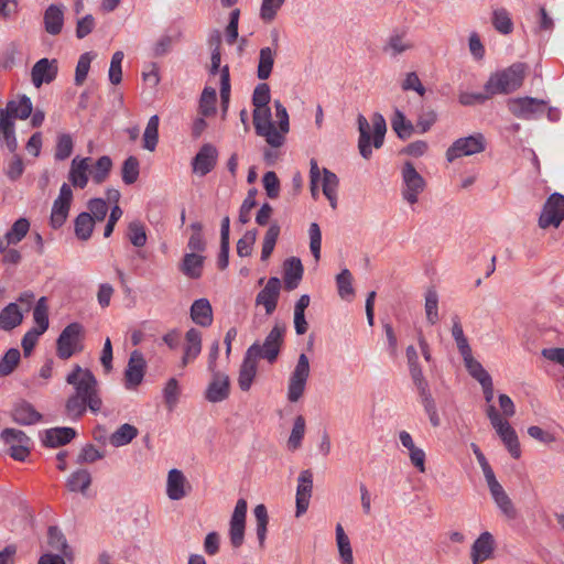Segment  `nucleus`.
<instances>
[{
  "label": "nucleus",
  "mask_w": 564,
  "mask_h": 564,
  "mask_svg": "<svg viewBox=\"0 0 564 564\" xmlns=\"http://www.w3.org/2000/svg\"><path fill=\"white\" fill-rule=\"evenodd\" d=\"M94 218L89 213H82L75 220V232L76 236L82 240H87L94 229Z\"/></svg>",
  "instance_id": "nucleus-51"
},
{
  "label": "nucleus",
  "mask_w": 564,
  "mask_h": 564,
  "mask_svg": "<svg viewBox=\"0 0 564 564\" xmlns=\"http://www.w3.org/2000/svg\"><path fill=\"white\" fill-rule=\"evenodd\" d=\"M217 95L216 90L212 87H206L200 96L199 111L204 117H209L216 112Z\"/></svg>",
  "instance_id": "nucleus-49"
},
{
  "label": "nucleus",
  "mask_w": 564,
  "mask_h": 564,
  "mask_svg": "<svg viewBox=\"0 0 564 564\" xmlns=\"http://www.w3.org/2000/svg\"><path fill=\"white\" fill-rule=\"evenodd\" d=\"M489 491L496 506L501 511V513L509 519H514L517 517V510L503 487L500 484H498L496 486L490 487Z\"/></svg>",
  "instance_id": "nucleus-31"
},
{
  "label": "nucleus",
  "mask_w": 564,
  "mask_h": 564,
  "mask_svg": "<svg viewBox=\"0 0 564 564\" xmlns=\"http://www.w3.org/2000/svg\"><path fill=\"white\" fill-rule=\"evenodd\" d=\"M229 393L230 380L228 375L220 371H212V381L206 389L205 398L212 403H217L226 400Z\"/></svg>",
  "instance_id": "nucleus-16"
},
{
  "label": "nucleus",
  "mask_w": 564,
  "mask_h": 564,
  "mask_svg": "<svg viewBox=\"0 0 564 564\" xmlns=\"http://www.w3.org/2000/svg\"><path fill=\"white\" fill-rule=\"evenodd\" d=\"M285 0H262L260 8V18L264 22H271L275 19L279 10L284 4Z\"/></svg>",
  "instance_id": "nucleus-57"
},
{
  "label": "nucleus",
  "mask_w": 564,
  "mask_h": 564,
  "mask_svg": "<svg viewBox=\"0 0 564 564\" xmlns=\"http://www.w3.org/2000/svg\"><path fill=\"white\" fill-rule=\"evenodd\" d=\"M413 47L406 40L405 33L391 34L386 41L382 51L390 57H397Z\"/></svg>",
  "instance_id": "nucleus-33"
},
{
  "label": "nucleus",
  "mask_w": 564,
  "mask_h": 564,
  "mask_svg": "<svg viewBox=\"0 0 564 564\" xmlns=\"http://www.w3.org/2000/svg\"><path fill=\"white\" fill-rule=\"evenodd\" d=\"M29 229V220L26 218H19L0 241H4L7 245H15L26 236Z\"/></svg>",
  "instance_id": "nucleus-41"
},
{
  "label": "nucleus",
  "mask_w": 564,
  "mask_h": 564,
  "mask_svg": "<svg viewBox=\"0 0 564 564\" xmlns=\"http://www.w3.org/2000/svg\"><path fill=\"white\" fill-rule=\"evenodd\" d=\"M409 368H410L411 378L419 391L420 397L423 398V397L431 394V392L429 390V383L423 376L420 365L419 364L412 365V366H409Z\"/></svg>",
  "instance_id": "nucleus-61"
},
{
  "label": "nucleus",
  "mask_w": 564,
  "mask_h": 564,
  "mask_svg": "<svg viewBox=\"0 0 564 564\" xmlns=\"http://www.w3.org/2000/svg\"><path fill=\"white\" fill-rule=\"evenodd\" d=\"M123 57H124V55H123V52H121V51L115 52L111 57L108 76H109V80L112 85H118L122 80L121 64H122Z\"/></svg>",
  "instance_id": "nucleus-56"
},
{
  "label": "nucleus",
  "mask_w": 564,
  "mask_h": 564,
  "mask_svg": "<svg viewBox=\"0 0 564 564\" xmlns=\"http://www.w3.org/2000/svg\"><path fill=\"white\" fill-rule=\"evenodd\" d=\"M270 87L265 83L258 84L253 90L252 104L256 108L268 106L270 102Z\"/></svg>",
  "instance_id": "nucleus-64"
},
{
  "label": "nucleus",
  "mask_w": 564,
  "mask_h": 564,
  "mask_svg": "<svg viewBox=\"0 0 564 564\" xmlns=\"http://www.w3.org/2000/svg\"><path fill=\"white\" fill-rule=\"evenodd\" d=\"M159 140V117H150L143 133V148L148 151H154Z\"/></svg>",
  "instance_id": "nucleus-44"
},
{
  "label": "nucleus",
  "mask_w": 564,
  "mask_h": 564,
  "mask_svg": "<svg viewBox=\"0 0 564 564\" xmlns=\"http://www.w3.org/2000/svg\"><path fill=\"white\" fill-rule=\"evenodd\" d=\"M1 440L10 446L30 443V437L24 432L15 429H4L1 432Z\"/></svg>",
  "instance_id": "nucleus-63"
},
{
  "label": "nucleus",
  "mask_w": 564,
  "mask_h": 564,
  "mask_svg": "<svg viewBox=\"0 0 564 564\" xmlns=\"http://www.w3.org/2000/svg\"><path fill=\"white\" fill-rule=\"evenodd\" d=\"M285 327L280 324H275L273 328L267 335L263 344L254 341L247 350L254 349V357L259 359H265L268 362L273 364L279 357Z\"/></svg>",
  "instance_id": "nucleus-5"
},
{
  "label": "nucleus",
  "mask_w": 564,
  "mask_h": 564,
  "mask_svg": "<svg viewBox=\"0 0 564 564\" xmlns=\"http://www.w3.org/2000/svg\"><path fill=\"white\" fill-rule=\"evenodd\" d=\"M492 24L501 34H510L513 30V22L505 8L496 9L492 12Z\"/></svg>",
  "instance_id": "nucleus-45"
},
{
  "label": "nucleus",
  "mask_w": 564,
  "mask_h": 564,
  "mask_svg": "<svg viewBox=\"0 0 564 564\" xmlns=\"http://www.w3.org/2000/svg\"><path fill=\"white\" fill-rule=\"evenodd\" d=\"M128 238L130 242L138 248H141L147 243V232L141 221L133 220L129 224Z\"/></svg>",
  "instance_id": "nucleus-52"
},
{
  "label": "nucleus",
  "mask_w": 564,
  "mask_h": 564,
  "mask_svg": "<svg viewBox=\"0 0 564 564\" xmlns=\"http://www.w3.org/2000/svg\"><path fill=\"white\" fill-rule=\"evenodd\" d=\"M486 149V139L481 133H476L457 139L446 151L447 161L452 162L462 156H468L482 152Z\"/></svg>",
  "instance_id": "nucleus-9"
},
{
  "label": "nucleus",
  "mask_w": 564,
  "mask_h": 564,
  "mask_svg": "<svg viewBox=\"0 0 564 564\" xmlns=\"http://www.w3.org/2000/svg\"><path fill=\"white\" fill-rule=\"evenodd\" d=\"M494 535L485 531L473 543L470 549V560L473 564H481L494 556L495 552Z\"/></svg>",
  "instance_id": "nucleus-18"
},
{
  "label": "nucleus",
  "mask_w": 564,
  "mask_h": 564,
  "mask_svg": "<svg viewBox=\"0 0 564 564\" xmlns=\"http://www.w3.org/2000/svg\"><path fill=\"white\" fill-rule=\"evenodd\" d=\"M23 315L15 303L8 304L0 312V328L11 330L22 323Z\"/></svg>",
  "instance_id": "nucleus-34"
},
{
  "label": "nucleus",
  "mask_w": 564,
  "mask_h": 564,
  "mask_svg": "<svg viewBox=\"0 0 564 564\" xmlns=\"http://www.w3.org/2000/svg\"><path fill=\"white\" fill-rule=\"evenodd\" d=\"M312 181H321V188L323 194L327 197L333 208L337 205V188L339 178H312Z\"/></svg>",
  "instance_id": "nucleus-55"
},
{
  "label": "nucleus",
  "mask_w": 564,
  "mask_h": 564,
  "mask_svg": "<svg viewBox=\"0 0 564 564\" xmlns=\"http://www.w3.org/2000/svg\"><path fill=\"white\" fill-rule=\"evenodd\" d=\"M66 382L74 389L65 403V413L68 417L78 420L87 410L93 413L100 411L102 400L99 383L89 369L74 366L66 377Z\"/></svg>",
  "instance_id": "nucleus-1"
},
{
  "label": "nucleus",
  "mask_w": 564,
  "mask_h": 564,
  "mask_svg": "<svg viewBox=\"0 0 564 564\" xmlns=\"http://www.w3.org/2000/svg\"><path fill=\"white\" fill-rule=\"evenodd\" d=\"M254 130L258 135L265 138V141L273 148H279L284 143L285 137L278 132L271 120V109L269 106L256 108L252 115Z\"/></svg>",
  "instance_id": "nucleus-6"
},
{
  "label": "nucleus",
  "mask_w": 564,
  "mask_h": 564,
  "mask_svg": "<svg viewBox=\"0 0 564 564\" xmlns=\"http://www.w3.org/2000/svg\"><path fill=\"white\" fill-rule=\"evenodd\" d=\"M138 436V429L129 423L122 424L109 437V442L115 447L124 446Z\"/></svg>",
  "instance_id": "nucleus-38"
},
{
  "label": "nucleus",
  "mask_w": 564,
  "mask_h": 564,
  "mask_svg": "<svg viewBox=\"0 0 564 564\" xmlns=\"http://www.w3.org/2000/svg\"><path fill=\"white\" fill-rule=\"evenodd\" d=\"M94 57L95 55L91 52H86L80 55L75 70V84L77 86L83 85V83L85 82L90 68V63L94 59Z\"/></svg>",
  "instance_id": "nucleus-54"
},
{
  "label": "nucleus",
  "mask_w": 564,
  "mask_h": 564,
  "mask_svg": "<svg viewBox=\"0 0 564 564\" xmlns=\"http://www.w3.org/2000/svg\"><path fill=\"white\" fill-rule=\"evenodd\" d=\"M33 319L36 324V327H33L36 330L45 333L48 328V305L47 299L42 296L36 302L33 310Z\"/></svg>",
  "instance_id": "nucleus-43"
},
{
  "label": "nucleus",
  "mask_w": 564,
  "mask_h": 564,
  "mask_svg": "<svg viewBox=\"0 0 564 564\" xmlns=\"http://www.w3.org/2000/svg\"><path fill=\"white\" fill-rule=\"evenodd\" d=\"M303 265L299 258L292 257L284 262V288L288 291L295 290L303 276Z\"/></svg>",
  "instance_id": "nucleus-25"
},
{
  "label": "nucleus",
  "mask_w": 564,
  "mask_h": 564,
  "mask_svg": "<svg viewBox=\"0 0 564 564\" xmlns=\"http://www.w3.org/2000/svg\"><path fill=\"white\" fill-rule=\"evenodd\" d=\"M21 354L18 348H10L0 359V377L11 375L20 364Z\"/></svg>",
  "instance_id": "nucleus-48"
},
{
  "label": "nucleus",
  "mask_w": 564,
  "mask_h": 564,
  "mask_svg": "<svg viewBox=\"0 0 564 564\" xmlns=\"http://www.w3.org/2000/svg\"><path fill=\"white\" fill-rule=\"evenodd\" d=\"M163 397L167 409L172 411L175 408L180 397L178 382L175 378H171L166 382L163 389Z\"/></svg>",
  "instance_id": "nucleus-58"
},
{
  "label": "nucleus",
  "mask_w": 564,
  "mask_h": 564,
  "mask_svg": "<svg viewBox=\"0 0 564 564\" xmlns=\"http://www.w3.org/2000/svg\"><path fill=\"white\" fill-rule=\"evenodd\" d=\"M351 282L352 275L348 269L341 270V272L336 276L338 294L341 299L354 294Z\"/></svg>",
  "instance_id": "nucleus-59"
},
{
  "label": "nucleus",
  "mask_w": 564,
  "mask_h": 564,
  "mask_svg": "<svg viewBox=\"0 0 564 564\" xmlns=\"http://www.w3.org/2000/svg\"><path fill=\"white\" fill-rule=\"evenodd\" d=\"M399 438L403 447L409 451V457L414 467L419 469V471H425V453L422 448L415 446L414 441L410 433L406 431H401L399 433Z\"/></svg>",
  "instance_id": "nucleus-27"
},
{
  "label": "nucleus",
  "mask_w": 564,
  "mask_h": 564,
  "mask_svg": "<svg viewBox=\"0 0 564 564\" xmlns=\"http://www.w3.org/2000/svg\"><path fill=\"white\" fill-rule=\"evenodd\" d=\"M217 158V151L215 147L210 144H205L199 152L196 154L193 161V170L195 173H199L202 175H206L209 173Z\"/></svg>",
  "instance_id": "nucleus-23"
},
{
  "label": "nucleus",
  "mask_w": 564,
  "mask_h": 564,
  "mask_svg": "<svg viewBox=\"0 0 564 564\" xmlns=\"http://www.w3.org/2000/svg\"><path fill=\"white\" fill-rule=\"evenodd\" d=\"M254 518L257 522V536L259 540V544L262 546L265 541L267 536V527L269 523V516L268 511L264 505H258L256 506L254 510Z\"/></svg>",
  "instance_id": "nucleus-50"
},
{
  "label": "nucleus",
  "mask_w": 564,
  "mask_h": 564,
  "mask_svg": "<svg viewBox=\"0 0 564 564\" xmlns=\"http://www.w3.org/2000/svg\"><path fill=\"white\" fill-rule=\"evenodd\" d=\"M297 489H296V511L295 516L299 518L304 514L310 505V499L312 497L313 489V474L311 470H303L297 479Z\"/></svg>",
  "instance_id": "nucleus-19"
},
{
  "label": "nucleus",
  "mask_w": 564,
  "mask_h": 564,
  "mask_svg": "<svg viewBox=\"0 0 564 564\" xmlns=\"http://www.w3.org/2000/svg\"><path fill=\"white\" fill-rule=\"evenodd\" d=\"M47 535L50 546L58 551L63 558L70 560L73 557V553L67 544L66 538L57 527H50Z\"/></svg>",
  "instance_id": "nucleus-37"
},
{
  "label": "nucleus",
  "mask_w": 564,
  "mask_h": 564,
  "mask_svg": "<svg viewBox=\"0 0 564 564\" xmlns=\"http://www.w3.org/2000/svg\"><path fill=\"white\" fill-rule=\"evenodd\" d=\"M192 491V486L184 473L173 468L167 474L166 495L171 500H181Z\"/></svg>",
  "instance_id": "nucleus-17"
},
{
  "label": "nucleus",
  "mask_w": 564,
  "mask_h": 564,
  "mask_svg": "<svg viewBox=\"0 0 564 564\" xmlns=\"http://www.w3.org/2000/svg\"><path fill=\"white\" fill-rule=\"evenodd\" d=\"M425 315L431 325H435L438 319V295L434 289H429L425 293Z\"/></svg>",
  "instance_id": "nucleus-46"
},
{
  "label": "nucleus",
  "mask_w": 564,
  "mask_h": 564,
  "mask_svg": "<svg viewBox=\"0 0 564 564\" xmlns=\"http://www.w3.org/2000/svg\"><path fill=\"white\" fill-rule=\"evenodd\" d=\"M247 508L245 499H239L235 506L229 528L230 542L234 547H239L243 543Z\"/></svg>",
  "instance_id": "nucleus-13"
},
{
  "label": "nucleus",
  "mask_w": 564,
  "mask_h": 564,
  "mask_svg": "<svg viewBox=\"0 0 564 564\" xmlns=\"http://www.w3.org/2000/svg\"><path fill=\"white\" fill-rule=\"evenodd\" d=\"M204 261L205 257L199 253H185L180 263V270L189 279H199L203 273Z\"/></svg>",
  "instance_id": "nucleus-29"
},
{
  "label": "nucleus",
  "mask_w": 564,
  "mask_h": 564,
  "mask_svg": "<svg viewBox=\"0 0 564 564\" xmlns=\"http://www.w3.org/2000/svg\"><path fill=\"white\" fill-rule=\"evenodd\" d=\"M507 106L517 118L530 120L544 111L546 102L538 98L520 97L509 99Z\"/></svg>",
  "instance_id": "nucleus-11"
},
{
  "label": "nucleus",
  "mask_w": 564,
  "mask_h": 564,
  "mask_svg": "<svg viewBox=\"0 0 564 564\" xmlns=\"http://www.w3.org/2000/svg\"><path fill=\"white\" fill-rule=\"evenodd\" d=\"M76 436L73 427H53L45 431L43 444L47 447H58L69 443Z\"/></svg>",
  "instance_id": "nucleus-30"
},
{
  "label": "nucleus",
  "mask_w": 564,
  "mask_h": 564,
  "mask_svg": "<svg viewBox=\"0 0 564 564\" xmlns=\"http://www.w3.org/2000/svg\"><path fill=\"white\" fill-rule=\"evenodd\" d=\"M276 52L271 47H262L259 53L257 76L259 79H268L272 73Z\"/></svg>",
  "instance_id": "nucleus-35"
},
{
  "label": "nucleus",
  "mask_w": 564,
  "mask_h": 564,
  "mask_svg": "<svg viewBox=\"0 0 564 564\" xmlns=\"http://www.w3.org/2000/svg\"><path fill=\"white\" fill-rule=\"evenodd\" d=\"M189 313L192 321L196 325L208 327L213 324V308L207 299L194 301Z\"/></svg>",
  "instance_id": "nucleus-26"
},
{
  "label": "nucleus",
  "mask_w": 564,
  "mask_h": 564,
  "mask_svg": "<svg viewBox=\"0 0 564 564\" xmlns=\"http://www.w3.org/2000/svg\"><path fill=\"white\" fill-rule=\"evenodd\" d=\"M425 187L426 183L424 178H403L401 186L403 199L409 204L416 203L419 194H421Z\"/></svg>",
  "instance_id": "nucleus-36"
},
{
  "label": "nucleus",
  "mask_w": 564,
  "mask_h": 564,
  "mask_svg": "<svg viewBox=\"0 0 564 564\" xmlns=\"http://www.w3.org/2000/svg\"><path fill=\"white\" fill-rule=\"evenodd\" d=\"M91 484V476L86 469H78L69 475L66 481V486L69 491L76 492L80 491L85 494V491L89 488Z\"/></svg>",
  "instance_id": "nucleus-39"
},
{
  "label": "nucleus",
  "mask_w": 564,
  "mask_h": 564,
  "mask_svg": "<svg viewBox=\"0 0 564 564\" xmlns=\"http://www.w3.org/2000/svg\"><path fill=\"white\" fill-rule=\"evenodd\" d=\"M310 371L308 357L301 354L288 382V400L290 402H297L303 397Z\"/></svg>",
  "instance_id": "nucleus-8"
},
{
  "label": "nucleus",
  "mask_w": 564,
  "mask_h": 564,
  "mask_svg": "<svg viewBox=\"0 0 564 564\" xmlns=\"http://www.w3.org/2000/svg\"><path fill=\"white\" fill-rule=\"evenodd\" d=\"M91 160L89 158L80 159L76 156L72 161V167L69 171L68 176H93V164L90 163Z\"/></svg>",
  "instance_id": "nucleus-60"
},
{
  "label": "nucleus",
  "mask_w": 564,
  "mask_h": 564,
  "mask_svg": "<svg viewBox=\"0 0 564 564\" xmlns=\"http://www.w3.org/2000/svg\"><path fill=\"white\" fill-rule=\"evenodd\" d=\"M304 433L305 419L302 415H297L294 420L293 429L288 441V446L291 451H295L301 446Z\"/></svg>",
  "instance_id": "nucleus-53"
},
{
  "label": "nucleus",
  "mask_w": 564,
  "mask_h": 564,
  "mask_svg": "<svg viewBox=\"0 0 564 564\" xmlns=\"http://www.w3.org/2000/svg\"><path fill=\"white\" fill-rule=\"evenodd\" d=\"M44 28L51 35L62 32L64 25V7L62 4H50L44 12Z\"/></svg>",
  "instance_id": "nucleus-24"
},
{
  "label": "nucleus",
  "mask_w": 564,
  "mask_h": 564,
  "mask_svg": "<svg viewBox=\"0 0 564 564\" xmlns=\"http://www.w3.org/2000/svg\"><path fill=\"white\" fill-rule=\"evenodd\" d=\"M189 228L192 230V235L188 239L187 248L191 250V252H204L206 249V242L203 237V224L195 221L191 224Z\"/></svg>",
  "instance_id": "nucleus-47"
},
{
  "label": "nucleus",
  "mask_w": 564,
  "mask_h": 564,
  "mask_svg": "<svg viewBox=\"0 0 564 564\" xmlns=\"http://www.w3.org/2000/svg\"><path fill=\"white\" fill-rule=\"evenodd\" d=\"M391 126L393 131L401 139L410 138L414 131L411 121L406 120L404 113L399 109L394 110L393 117L391 118Z\"/></svg>",
  "instance_id": "nucleus-42"
},
{
  "label": "nucleus",
  "mask_w": 564,
  "mask_h": 564,
  "mask_svg": "<svg viewBox=\"0 0 564 564\" xmlns=\"http://www.w3.org/2000/svg\"><path fill=\"white\" fill-rule=\"evenodd\" d=\"M564 220V195L553 193L544 203L539 218V226L542 229L549 227L557 228Z\"/></svg>",
  "instance_id": "nucleus-10"
},
{
  "label": "nucleus",
  "mask_w": 564,
  "mask_h": 564,
  "mask_svg": "<svg viewBox=\"0 0 564 564\" xmlns=\"http://www.w3.org/2000/svg\"><path fill=\"white\" fill-rule=\"evenodd\" d=\"M84 335V327L82 324L75 322L67 325L59 334L56 341L57 356L66 360L70 358L75 351L80 350V341Z\"/></svg>",
  "instance_id": "nucleus-7"
},
{
  "label": "nucleus",
  "mask_w": 564,
  "mask_h": 564,
  "mask_svg": "<svg viewBox=\"0 0 564 564\" xmlns=\"http://www.w3.org/2000/svg\"><path fill=\"white\" fill-rule=\"evenodd\" d=\"M73 139L68 133H62L58 135L56 150H55V158L57 160H65L68 156H70L73 152Z\"/></svg>",
  "instance_id": "nucleus-62"
},
{
  "label": "nucleus",
  "mask_w": 564,
  "mask_h": 564,
  "mask_svg": "<svg viewBox=\"0 0 564 564\" xmlns=\"http://www.w3.org/2000/svg\"><path fill=\"white\" fill-rule=\"evenodd\" d=\"M202 351V333L192 327L185 334V343L183 347V356L180 367L185 368L194 361Z\"/></svg>",
  "instance_id": "nucleus-22"
},
{
  "label": "nucleus",
  "mask_w": 564,
  "mask_h": 564,
  "mask_svg": "<svg viewBox=\"0 0 564 564\" xmlns=\"http://www.w3.org/2000/svg\"><path fill=\"white\" fill-rule=\"evenodd\" d=\"M357 123L359 131L358 149L361 156L368 159L372 153L371 147L380 149L383 145L387 122L380 112H375L371 117L372 137L370 134V123L364 115L359 113L357 116Z\"/></svg>",
  "instance_id": "nucleus-3"
},
{
  "label": "nucleus",
  "mask_w": 564,
  "mask_h": 564,
  "mask_svg": "<svg viewBox=\"0 0 564 564\" xmlns=\"http://www.w3.org/2000/svg\"><path fill=\"white\" fill-rule=\"evenodd\" d=\"M147 369V361L140 350H133L130 354L127 368L124 370V387L133 390L143 381Z\"/></svg>",
  "instance_id": "nucleus-12"
},
{
  "label": "nucleus",
  "mask_w": 564,
  "mask_h": 564,
  "mask_svg": "<svg viewBox=\"0 0 564 564\" xmlns=\"http://www.w3.org/2000/svg\"><path fill=\"white\" fill-rule=\"evenodd\" d=\"M32 109V101L25 95L8 101L6 108L0 109V141L10 152H14L18 145L13 119L29 118Z\"/></svg>",
  "instance_id": "nucleus-2"
},
{
  "label": "nucleus",
  "mask_w": 564,
  "mask_h": 564,
  "mask_svg": "<svg viewBox=\"0 0 564 564\" xmlns=\"http://www.w3.org/2000/svg\"><path fill=\"white\" fill-rule=\"evenodd\" d=\"M57 61L41 58L37 61L31 70L32 83L36 88H40L43 84H50L57 75Z\"/></svg>",
  "instance_id": "nucleus-20"
},
{
  "label": "nucleus",
  "mask_w": 564,
  "mask_h": 564,
  "mask_svg": "<svg viewBox=\"0 0 564 564\" xmlns=\"http://www.w3.org/2000/svg\"><path fill=\"white\" fill-rule=\"evenodd\" d=\"M12 420L20 425H32L42 420V414L31 403L22 401L14 406Z\"/></svg>",
  "instance_id": "nucleus-28"
},
{
  "label": "nucleus",
  "mask_w": 564,
  "mask_h": 564,
  "mask_svg": "<svg viewBox=\"0 0 564 564\" xmlns=\"http://www.w3.org/2000/svg\"><path fill=\"white\" fill-rule=\"evenodd\" d=\"M73 199V191L67 183H64L59 189L58 197L54 200L51 213V225L53 228H59L66 220L69 206Z\"/></svg>",
  "instance_id": "nucleus-14"
},
{
  "label": "nucleus",
  "mask_w": 564,
  "mask_h": 564,
  "mask_svg": "<svg viewBox=\"0 0 564 564\" xmlns=\"http://www.w3.org/2000/svg\"><path fill=\"white\" fill-rule=\"evenodd\" d=\"M281 291V281L276 276L270 278L264 288L256 296V305H262L265 313L271 315L278 305Z\"/></svg>",
  "instance_id": "nucleus-15"
},
{
  "label": "nucleus",
  "mask_w": 564,
  "mask_h": 564,
  "mask_svg": "<svg viewBox=\"0 0 564 564\" xmlns=\"http://www.w3.org/2000/svg\"><path fill=\"white\" fill-rule=\"evenodd\" d=\"M495 431L501 438L510 455L516 459L519 458L521 456L520 443L518 435L510 423L506 422L500 425V427L495 429Z\"/></svg>",
  "instance_id": "nucleus-32"
},
{
  "label": "nucleus",
  "mask_w": 564,
  "mask_h": 564,
  "mask_svg": "<svg viewBox=\"0 0 564 564\" xmlns=\"http://www.w3.org/2000/svg\"><path fill=\"white\" fill-rule=\"evenodd\" d=\"M254 349L247 350L239 368L238 386L240 390H250L258 372V359L254 357Z\"/></svg>",
  "instance_id": "nucleus-21"
},
{
  "label": "nucleus",
  "mask_w": 564,
  "mask_h": 564,
  "mask_svg": "<svg viewBox=\"0 0 564 564\" xmlns=\"http://www.w3.org/2000/svg\"><path fill=\"white\" fill-rule=\"evenodd\" d=\"M336 543L338 552L344 564H354L352 549L350 540L344 531L341 524L336 525Z\"/></svg>",
  "instance_id": "nucleus-40"
},
{
  "label": "nucleus",
  "mask_w": 564,
  "mask_h": 564,
  "mask_svg": "<svg viewBox=\"0 0 564 564\" xmlns=\"http://www.w3.org/2000/svg\"><path fill=\"white\" fill-rule=\"evenodd\" d=\"M527 65L523 63H514L508 68L492 74L485 85V90L489 95L510 94L521 87Z\"/></svg>",
  "instance_id": "nucleus-4"
}]
</instances>
